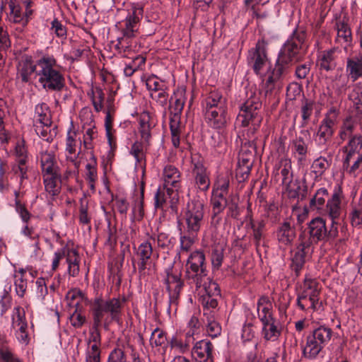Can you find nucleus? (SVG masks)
<instances>
[{
    "label": "nucleus",
    "instance_id": "nucleus-1",
    "mask_svg": "<svg viewBox=\"0 0 362 362\" xmlns=\"http://www.w3.org/2000/svg\"><path fill=\"white\" fill-rule=\"evenodd\" d=\"M337 222H332L329 230H327L325 220L321 217L315 218L309 222L308 226L309 236L301 233L296 247L291 250L290 267L297 276L303 269L308 256L313 250V244L337 238Z\"/></svg>",
    "mask_w": 362,
    "mask_h": 362
},
{
    "label": "nucleus",
    "instance_id": "nucleus-2",
    "mask_svg": "<svg viewBox=\"0 0 362 362\" xmlns=\"http://www.w3.org/2000/svg\"><path fill=\"white\" fill-rule=\"evenodd\" d=\"M37 81L46 91L60 92L66 86L61 65L53 55L44 54L37 59Z\"/></svg>",
    "mask_w": 362,
    "mask_h": 362
},
{
    "label": "nucleus",
    "instance_id": "nucleus-3",
    "mask_svg": "<svg viewBox=\"0 0 362 362\" xmlns=\"http://www.w3.org/2000/svg\"><path fill=\"white\" fill-rule=\"evenodd\" d=\"M320 291L321 288L318 281L315 279L306 276L297 294L296 305L298 308L303 311L322 310V303L320 300Z\"/></svg>",
    "mask_w": 362,
    "mask_h": 362
},
{
    "label": "nucleus",
    "instance_id": "nucleus-4",
    "mask_svg": "<svg viewBox=\"0 0 362 362\" xmlns=\"http://www.w3.org/2000/svg\"><path fill=\"white\" fill-rule=\"evenodd\" d=\"M262 102L260 98L251 94L244 103L240 106V112L237 117V122L242 127H252V133H255L260 127L262 116L260 114Z\"/></svg>",
    "mask_w": 362,
    "mask_h": 362
},
{
    "label": "nucleus",
    "instance_id": "nucleus-5",
    "mask_svg": "<svg viewBox=\"0 0 362 362\" xmlns=\"http://www.w3.org/2000/svg\"><path fill=\"white\" fill-rule=\"evenodd\" d=\"M331 328L320 326L306 337L305 345L303 347V356L309 360L315 359L322 349L330 341L332 336Z\"/></svg>",
    "mask_w": 362,
    "mask_h": 362
},
{
    "label": "nucleus",
    "instance_id": "nucleus-6",
    "mask_svg": "<svg viewBox=\"0 0 362 362\" xmlns=\"http://www.w3.org/2000/svg\"><path fill=\"white\" fill-rule=\"evenodd\" d=\"M306 38L305 30L296 28L284 43L278 57L291 64L293 61H298L300 51L308 47L305 43Z\"/></svg>",
    "mask_w": 362,
    "mask_h": 362
},
{
    "label": "nucleus",
    "instance_id": "nucleus-7",
    "mask_svg": "<svg viewBox=\"0 0 362 362\" xmlns=\"http://www.w3.org/2000/svg\"><path fill=\"white\" fill-rule=\"evenodd\" d=\"M124 303V299L119 298L104 300L96 297L92 303L93 319L102 322L105 313H109L112 320L118 322Z\"/></svg>",
    "mask_w": 362,
    "mask_h": 362
},
{
    "label": "nucleus",
    "instance_id": "nucleus-8",
    "mask_svg": "<svg viewBox=\"0 0 362 362\" xmlns=\"http://www.w3.org/2000/svg\"><path fill=\"white\" fill-rule=\"evenodd\" d=\"M164 284L169 296V308L168 310L174 308L177 310L180 292L184 286V281L182 279L181 269L170 264L165 269Z\"/></svg>",
    "mask_w": 362,
    "mask_h": 362
},
{
    "label": "nucleus",
    "instance_id": "nucleus-9",
    "mask_svg": "<svg viewBox=\"0 0 362 362\" xmlns=\"http://www.w3.org/2000/svg\"><path fill=\"white\" fill-rule=\"evenodd\" d=\"M338 115V111L332 107L321 121L317 131L314 134L315 145L321 150L327 151L334 134L333 127Z\"/></svg>",
    "mask_w": 362,
    "mask_h": 362
},
{
    "label": "nucleus",
    "instance_id": "nucleus-10",
    "mask_svg": "<svg viewBox=\"0 0 362 362\" xmlns=\"http://www.w3.org/2000/svg\"><path fill=\"white\" fill-rule=\"evenodd\" d=\"M150 239L155 240V238L151 235L137 247H134L135 257L132 258V262L134 269H136V264H137L140 279H144L147 276V268L151 263L152 259H158L159 257L158 253L153 249Z\"/></svg>",
    "mask_w": 362,
    "mask_h": 362
},
{
    "label": "nucleus",
    "instance_id": "nucleus-11",
    "mask_svg": "<svg viewBox=\"0 0 362 362\" xmlns=\"http://www.w3.org/2000/svg\"><path fill=\"white\" fill-rule=\"evenodd\" d=\"M291 64V63L277 57L274 67L264 83L266 96L269 93L279 92L283 88L284 79L289 72Z\"/></svg>",
    "mask_w": 362,
    "mask_h": 362
},
{
    "label": "nucleus",
    "instance_id": "nucleus-12",
    "mask_svg": "<svg viewBox=\"0 0 362 362\" xmlns=\"http://www.w3.org/2000/svg\"><path fill=\"white\" fill-rule=\"evenodd\" d=\"M204 205L200 200L192 199L187 204L184 219L187 232L189 235H197L203 223Z\"/></svg>",
    "mask_w": 362,
    "mask_h": 362
},
{
    "label": "nucleus",
    "instance_id": "nucleus-13",
    "mask_svg": "<svg viewBox=\"0 0 362 362\" xmlns=\"http://www.w3.org/2000/svg\"><path fill=\"white\" fill-rule=\"evenodd\" d=\"M207 275L205 255L201 250L192 252L188 257L186 264V278L189 284L194 281L202 280V277Z\"/></svg>",
    "mask_w": 362,
    "mask_h": 362
},
{
    "label": "nucleus",
    "instance_id": "nucleus-14",
    "mask_svg": "<svg viewBox=\"0 0 362 362\" xmlns=\"http://www.w3.org/2000/svg\"><path fill=\"white\" fill-rule=\"evenodd\" d=\"M144 9L139 4H132L128 9V13L124 20L119 23L122 36L135 37L139 30L140 20L143 17Z\"/></svg>",
    "mask_w": 362,
    "mask_h": 362
},
{
    "label": "nucleus",
    "instance_id": "nucleus-15",
    "mask_svg": "<svg viewBox=\"0 0 362 362\" xmlns=\"http://www.w3.org/2000/svg\"><path fill=\"white\" fill-rule=\"evenodd\" d=\"M191 169L195 186L199 190L206 192L210 187V172L204 165V158L199 154L191 156Z\"/></svg>",
    "mask_w": 362,
    "mask_h": 362
},
{
    "label": "nucleus",
    "instance_id": "nucleus-16",
    "mask_svg": "<svg viewBox=\"0 0 362 362\" xmlns=\"http://www.w3.org/2000/svg\"><path fill=\"white\" fill-rule=\"evenodd\" d=\"M267 47V42L262 39L257 41L255 48L249 50L247 62L257 75L261 74L268 61Z\"/></svg>",
    "mask_w": 362,
    "mask_h": 362
},
{
    "label": "nucleus",
    "instance_id": "nucleus-17",
    "mask_svg": "<svg viewBox=\"0 0 362 362\" xmlns=\"http://www.w3.org/2000/svg\"><path fill=\"white\" fill-rule=\"evenodd\" d=\"M343 199L344 194L341 187L336 186L320 214L328 216L332 222H337L336 220L340 217L341 214Z\"/></svg>",
    "mask_w": 362,
    "mask_h": 362
},
{
    "label": "nucleus",
    "instance_id": "nucleus-18",
    "mask_svg": "<svg viewBox=\"0 0 362 362\" xmlns=\"http://www.w3.org/2000/svg\"><path fill=\"white\" fill-rule=\"evenodd\" d=\"M37 162L40 163L42 175L57 173L60 168L57 164L55 152L41 144V148L37 155Z\"/></svg>",
    "mask_w": 362,
    "mask_h": 362
},
{
    "label": "nucleus",
    "instance_id": "nucleus-19",
    "mask_svg": "<svg viewBox=\"0 0 362 362\" xmlns=\"http://www.w3.org/2000/svg\"><path fill=\"white\" fill-rule=\"evenodd\" d=\"M340 52V49L337 47L319 51L317 54V63L320 69L326 71H334L337 66L338 55Z\"/></svg>",
    "mask_w": 362,
    "mask_h": 362
},
{
    "label": "nucleus",
    "instance_id": "nucleus-20",
    "mask_svg": "<svg viewBox=\"0 0 362 362\" xmlns=\"http://www.w3.org/2000/svg\"><path fill=\"white\" fill-rule=\"evenodd\" d=\"M157 122L156 116L148 111L141 112L139 116V132L146 146H149Z\"/></svg>",
    "mask_w": 362,
    "mask_h": 362
},
{
    "label": "nucleus",
    "instance_id": "nucleus-21",
    "mask_svg": "<svg viewBox=\"0 0 362 362\" xmlns=\"http://www.w3.org/2000/svg\"><path fill=\"white\" fill-rule=\"evenodd\" d=\"M297 236V230L293 224L284 221L276 229V238L279 247L286 248L293 245Z\"/></svg>",
    "mask_w": 362,
    "mask_h": 362
},
{
    "label": "nucleus",
    "instance_id": "nucleus-22",
    "mask_svg": "<svg viewBox=\"0 0 362 362\" xmlns=\"http://www.w3.org/2000/svg\"><path fill=\"white\" fill-rule=\"evenodd\" d=\"M207 124L216 130H224L228 126L230 117L228 109L205 111Z\"/></svg>",
    "mask_w": 362,
    "mask_h": 362
},
{
    "label": "nucleus",
    "instance_id": "nucleus-23",
    "mask_svg": "<svg viewBox=\"0 0 362 362\" xmlns=\"http://www.w3.org/2000/svg\"><path fill=\"white\" fill-rule=\"evenodd\" d=\"M162 178L165 188L178 189L181 187L182 173L174 165L167 164L163 167Z\"/></svg>",
    "mask_w": 362,
    "mask_h": 362
},
{
    "label": "nucleus",
    "instance_id": "nucleus-24",
    "mask_svg": "<svg viewBox=\"0 0 362 362\" xmlns=\"http://www.w3.org/2000/svg\"><path fill=\"white\" fill-rule=\"evenodd\" d=\"M214 346L207 339L197 341L192 350V358L196 362H213Z\"/></svg>",
    "mask_w": 362,
    "mask_h": 362
},
{
    "label": "nucleus",
    "instance_id": "nucleus-25",
    "mask_svg": "<svg viewBox=\"0 0 362 362\" xmlns=\"http://www.w3.org/2000/svg\"><path fill=\"white\" fill-rule=\"evenodd\" d=\"M361 148L362 136L360 135H354L349 139L347 145L344 147V151L346 153L343 160L344 169L349 168L351 160L354 158L356 156L362 155V152L361 153Z\"/></svg>",
    "mask_w": 362,
    "mask_h": 362
},
{
    "label": "nucleus",
    "instance_id": "nucleus-26",
    "mask_svg": "<svg viewBox=\"0 0 362 362\" xmlns=\"http://www.w3.org/2000/svg\"><path fill=\"white\" fill-rule=\"evenodd\" d=\"M203 105L204 111L228 109V100L221 91L214 90L205 98Z\"/></svg>",
    "mask_w": 362,
    "mask_h": 362
},
{
    "label": "nucleus",
    "instance_id": "nucleus-27",
    "mask_svg": "<svg viewBox=\"0 0 362 362\" xmlns=\"http://www.w3.org/2000/svg\"><path fill=\"white\" fill-rule=\"evenodd\" d=\"M190 284H194L196 290L198 292V295H207L214 296H221V289L218 284L213 281L208 275L202 277V280L199 279L197 281L190 282Z\"/></svg>",
    "mask_w": 362,
    "mask_h": 362
},
{
    "label": "nucleus",
    "instance_id": "nucleus-28",
    "mask_svg": "<svg viewBox=\"0 0 362 362\" xmlns=\"http://www.w3.org/2000/svg\"><path fill=\"white\" fill-rule=\"evenodd\" d=\"M345 70L348 78L352 82L362 78V53L348 57Z\"/></svg>",
    "mask_w": 362,
    "mask_h": 362
},
{
    "label": "nucleus",
    "instance_id": "nucleus-29",
    "mask_svg": "<svg viewBox=\"0 0 362 362\" xmlns=\"http://www.w3.org/2000/svg\"><path fill=\"white\" fill-rule=\"evenodd\" d=\"M262 325L261 334L266 341L274 342L279 340L281 334L282 327L276 319L267 321Z\"/></svg>",
    "mask_w": 362,
    "mask_h": 362
},
{
    "label": "nucleus",
    "instance_id": "nucleus-30",
    "mask_svg": "<svg viewBox=\"0 0 362 362\" xmlns=\"http://www.w3.org/2000/svg\"><path fill=\"white\" fill-rule=\"evenodd\" d=\"M334 28L337 30L336 43L346 47L352 42L351 30L346 23L341 21H337Z\"/></svg>",
    "mask_w": 362,
    "mask_h": 362
},
{
    "label": "nucleus",
    "instance_id": "nucleus-31",
    "mask_svg": "<svg viewBox=\"0 0 362 362\" xmlns=\"http://www.w3.org/2000/svg\"><path fill=\"white\" fill-rule=\"evenodd\" d=\"M275 170L279 171V174L282 177L281 184L285 188L292 183L293 175L291 159L282 158ZM276 173L279 174L278 172Z\"/></svg>",
    "mask_w": 362,
    "mask_h": 362
},
{
    "label": "nucleus",
    "instance_id": "nucleus-32",
    "mask_svg": "<svg viewBox=\"0 0 362 362\" xmlns=\"http://www.w3.org/2000/svg\"><path fill=\"white\" fill-rule=\"evenodd\" d=\"M45 190L52 196L58 194L60 192L59 182L62 178L61 171L49 173V175H42Z\"/></svg>",
    "mask_w": 362,
    "mask_h": 362
},
{
    "label": "nucleus",
    "instance_id": "nucleus-33",
    "mask_svg": "<svg viewBox=\"0 0 362 362\" xmlns=\"http://www.w3.org/2000/svg\"><path fill=\"white\" fill-rule=\"evenodd\" d=\"M37 59L34 64L30 59H25L20 63L18 75L23 82L28 83L30 81L33 74H35L37 77Z\"/></svg>",
    "mask_w": 362,
    "mask_h": 362
},
{
    "label": "nucleus",
    "instance_id": "nucleus-34",
    "mask_svg": "<svg viewBox=\"0 0 362 362\" xmlns=\"http://www.w3.org/2000/svg\"><path fill=\"white\" fill-rule=\"evenodd\" d=\"M329 197L327 189L320 187L310 200L309 206L310 209L321 212Z\"/></svg>",
    "mask_w": 362,
    "mask_h": 362
},
{
    "label": "nucleus",
    "instance_id": "nucleus-35",
    "mask_svg": "<svg viewBox=\"0 0 362 362\" xmlns=\"http://www.w3.org/2000/svg\"><path fill=\"white\" fill-rule=\"evenodd\" d=\"M6 3L9 8V12L7 13L8 21L23 25L25 16L19 2L17 0H6Z\"/></svg>",
    "mask_w": 362,
    "mask_h": 362
},
{
    "label": "nucleus",
    "instance_id": "nucleus-36",
    "mask_svg": "<svg viewBox=\"0 0 362 362\" xmlns=\"http://www.w3.org/2000/svg\"><path fill=\"white\" fill-rule=\"evenodd\" d=\"M285 189L288 197L291 199H297L298 201H303L307 197L308 186L305 181L301 183L298 180H296L293 185L290 184Z\"/></svg>",
    "mask_w": 362,
    "mask_h": 362
},
{
    "label": "nucleus",
    "instance_id": "nucleus-37",
    "mask_svg": "<svg viewBox=\"0 0 362 362\" xmlns=\"http://www.w3.org/2000/svg\"><path fill=\"white\" fill-rule=\"evenodd\" d=\"M292 151L298 163H301L306 160L308 153V144L302 136H298L292 141Z\"/></svg>",
    "mask_w": 362,
    "mask_h": 362
},
{
    "label": "nucleus",
    "instance_id": "nucleus-38",
    "mask_svg": "<svg viewBox=\"0 0 362 362\" xmlns=\"http://www.w3.org/2000/svg\"><path fill=\"white\" fill-rule=\"evenodd\" d=\"M181 115L177 114L170 115V129L172 143L174 147L177 148L180 144V135L182 133Z\"/></svg>",
    "mask_w": 362,
    "mask_h": 362
},
{
    "label": "nucleus",
    "instance_id": "nucleus-39",
    "mask_svg": "<svg viewBox=\"0 0 362 362\" xmlns=\"http://www.w3.org/2000/svg\"><path fill=\"white\" fill-rule=\"evenodd\" d=\"M173 192V189L159 187L154 196V206L156 209L167 210L168 209V199Z\"/></svg>",
    "mask_w": 362,
    "mask_h": 362
},
{
    "label": "nucleus",
    "instance_id": "nucleus-40",
    "mask_svg": "<svg viewBox=\"0 0 362 362\" xmlns=\"http://www.w3.org/2000/svg\"><path fill=\"white\" fill-rule=\"evenodd\" d=\"M66 262L68 264V274L69 276L75 277L79 274L80 257L78 252L75 249H69L67 252Z\"/></svg>",
    "mask_w": 362,
    "mask_h": 362
},
{
    "label": "nucleus",
    "instance_id": "nucleus-41",
    "mask_svg": "<svg viewBox=\"0 0 362 362\" xmlns=\"http://www.w3.org/2000/svg\"><path fill=\"white\" fill-rule=\"evenodd\" d=\"M185 93V88H177L174 91L171 100L174 99L175 101L170 106V114L181 115L186 100Z\"/></svg>",
    "mask_w": 362,
    "mask_h": 362
},
{
    "label": "nucleus",
    "instance_id": "nucleus-42",
    "mask_svg": "<svg viewBox=\"0 0 362 362\" xmlns=\"http://www.w3.org/2000/svg\"><path fill=\"white\" fill-rule=\"evenodd\" d=\"M97 161L95 156L92 153L90 156V161L86 165V180L88 182V187L92 191L95 189V182L98 180L97 173Z\"/></svg>",
    "mask_w": 362,
    "mask_h": 362
},
{
    "label": "nucleus",
    "instance_id": "nucleus-43",
    "mask_svg": "<svg viewBox=\"0 0 362 362\" xmlns=\"http://www.w3.org/2000/svg\"><path fill=\"white\" fill-rule=\"evenodd\" d=\"M144 183L142 182L140 187V195L134 201L132 206V218L136 221H141L144 216Z\"/></svg>",
    "mask_w": 362,
    "mask_h": 362
},
{
    "label": "nucleus",
    "instance_id": "nucleus-44",
    "mask_svg": "<svg viewBox=\"0 0 362 362\" xmlns=\"http://www.w3.org/2000/svg\"><path fill=\"white\" fill-rule=\"evenodd\" d=\"M93 327L89 332L88 339V347H96V350H100L101 346V334L99 327L101 326L102 322L93 319Z\"/></svg>",
    "mask_w": 362,
    "mask_h": 362
},
{
    "label": "nucleus",
    "instance_id": "nucleus-45",
    "mask_svg": "<svg viewBox=\"0 0 362 362\" xmlns=\"http://www.w3.org/2000/svg\"><path fill=\"white\" fill-rule=\"evenodd\" d=\"M250 224L252 229L255 245L256 246H259L264 235V230L266 227V221L264 219L254 221L252 218H250Z\"/></svg>",
    "mask_w": 362,
    "mask_h": 362
},
{
    "label": "nucleus",
    "instance_id": "nucleus-46",
    "mask_svg": "<svg viewBox=\"0 0 362 362\" xmlns=\"http://www.w3.org/2000/svg\"><path fill=\"white\" fill-rule=\"evenodd\" d=\"M204 316L206 317L207 320L206 332L211 337H216L221 334V327L215 320L214 312H204Z\"/></svg>",
    "mask_w": 362,
    "mask_h": 362
},
{
    "label": "nucleus",
    "instance_id": "nucleus-47",
    "mask_svg": "<svg viewBox=\"0 0 362 362\" xmlns=\"http://www.w3.org/2000/svg\"><path fill=\"white\" fill-rule=\"evenodd\" d=\"M132 39V37H125L124 36L117 37L115 49L117 51L118 54L121 55V57H129V54L132 50L131 43Z\"/></svg>",
    "mask_w": 362,
    "mask_h": 362
},
{
    "label": "nucleus",
    "instance_id": "nucleus-48",
    "mask_svg": "<svg viewBox=\"0 0 362 362\" xmlns=\"http://www.w3.org/2000/svg\"><path fill=\"white\" fill-rule=\"evenodd\" d=\"M36 134L47 142H51L57 134L56 129H51V125L35 124Z\"/></svg>",
    "mask_w": 362,
    "mask_h": 362
},
{
    "label": "nucleus",
    "instance_id": "nucleus-49",
    "mask_svg": "<svg viewBox=\"0 0 362 362\" xmlns=\"http://www.w3.org/2000/svg\"><path fill=\"white\" fill-rule=\"evenodd\" d=\"M226 195L223 193L212 191L211 199L212 210H215L217 212H222L224 210L228 203Z\"/></svg>",
    "mask_w": 362,
    "mask_h": 362
},
{
    "label": "nucleus",
    "instance_id": "nucleus-50",
    "mask_svg": "<svg viewBox=\"0 0 362 362\" xmlns=\"http://www.w3.org/2000/svg\"><path fill=\"white\" fill-rule=\"evenodd\" d=\"M331 162L325 157L320 156L314 160L311 165L312 172L316 177H321L329 168Z\"/></svg>",
    "mask_w": 362,
    "mask_h": 362
},
{
    "label": "nucleus",
    "instance_id": "nucleus-51",
    "mask_svg": "<svg viewBox=\"0 0 362 362\" xmlns=\"http://www.w3.org/2000/svg\"><path fill=\"white\" fill-rule=\"evenodd\" d=\"M201 325L198 317L194 315H192L187 324L185 337L194 341V336L199 334Z\"/></svg>",
    "mask_w": 362,
    "mask_h": 362
},
{
    "label": "nucleus",
    "instance_id": "nucleus-52",
    "mask_svg": "<svg viewBox=\"0 0 362 362\" xmlns=\"http://www.w3.org/2000/svg\"><path fill=\"white\" fill-rule=\"evenodd\" d=\"M350 223L352 226L358 227L362 225V204H354L351 205V208L349 214Z\"/></svg>",
    "mask_w": 362,
    "mask_h": 362
},
{
    "label": "nucleus",
    "instance_id": "nucleus-53",
    "mask_svg": "<svg viewBox=\"0 0 362 362\" xmlns=\"http://www.w3.org/2000/svg\"><path fill=\"white\" fill-rule=\"evenodd\" d=\"M79 202V222L83 225H88L90 223V216L88 213V201L85 194L80 199Z\"/></svg>",
    "mask_w": 362,
    "mask_h": 362
},
{
    "label": "nucleus",
    "instance_id": "nucleus-54",
    "mask_svg": "<svg viewBox=\"0 0 362 362\" xmlns=\"http://www.w3.org/2000/svg\"><path fill=\"white\" fill-rule=\"evenodd\" d=\"M130 153L134 157L136 163L145 164L146 154L144 152V146L142 142H134L131 146Z\"/></svg>",
    "mask_w": 362,
    "mask_h": 362
},
{
    "label": "nucleus",
    "instance_id": "nucleus-55",
    "mask_svg": "<svg viewBox=\"0 0 362 362\" xmlns=\"http://www.w3.org/2000/svg\"><path fill=\"white\" fill-rule=\"evenodd\" d=\"M90 115V123L88 124V128L86 130V133L83 136V143L84 146L86 148H90L91 144V141L97 136L98 132L95 127V123L93 119V115L91 112H89Z\"/></svg>",
    "mask_w": 362,
    "mask_h": 362
},
{
    "label": "nucleus",
    "instance_id": "nucleus-56",
    "mask_svg": "<svg viewBox=\"0 0 362 362\" xmlns=\"http://www.w3.org/2000/svg\"><path fill=\"white\" fill-rule=\"evenodd\" d=\"M27 325L25 313L23 308L20 306L15 307L12 315V327L16 329L17 326H25Z\"/></svg>",
    "mask_w": 362,
    "mask_h": 362
},
{
    "label": "nucleus",
    "instance_id": "nucleus-57",
    "mask_svg": "<svg viewBox=\"0 0 362 362\" xmlns=\"http://www.w3.org/2000/svg\"><path fill=\"white\" fill-rule=\"evenodd\" d=\"M192 235H180V249L178 251V255L181 256L184 253H187L189 252L194 245V238L191 236Z\"/></svg>",
    "mask_w": 362,
    "mask_h": 362
},
{
    "label": "nucleus",
    "instance_id": "nucleus-58",
    "mask_svg": "<svg viewBox=\"0 0 362 362\" xmlns=\"http://www.w3.org/2000/svg\"><path fill=\"white\" fill-rule=\"evenodd\" d=\"M312 65L313 62L311 61H307L303 64L297 65L295 70L296 77L300 80L308 79Z\"/></svg>",
    "mask_w": 362,
    "mask_h": 362
},
{
    "label": "nucleus",
    "instance_id": "nucleus-59",
    "mask_svg": "<svg viewBox=\"0 0 362 362\" xmlns=\"http://www.w3.org/2000/svg\"><path fill=\"white\" fill-rule=\"evenodd\" d=\"M166 341L167 337L165 333L159 328H156L151 333L150 338V344L151 346H160L163 345Z\"/></svg>",
    "mask_w": 362,
    "mask_h": 362
},
{
    "label": "nucleus",
    "instance_id": "nucleus-60",
    "mask_svg": "<svg viewBox=\"0 0 362 362\" xmlns=\"http://www.w3.org/2000/svg\"><path fill=\"white\" fill-rule=\"evenodd\" d=\"M199 301L202 305L204 308V313L211 312L209 310L210 309H214L218 306V296H211L207 295H199Z\"/></svg>",
    "mask_w": 362,
    "mask_h": 362
},
{
    "label": "nucleus",
    "instance_id": "nucleus-61",
    "mask_svg": "<svg viewBox=\"0 0 362 362\" xmlns=\"http://www.w3.org/2000/svg\"><path fill=\"white\" fill-rule=\"evenodd\" d=\"M315 103L310 100H305L301 107V117L303 119V126H305L313 111Z\"/></svg>",
    "mask_w": 362,
    "mask_h": 362
},
{
    "label": "nucleus",
    "instance_id": "nucleus-62",
    "mask_svg": "<svg viewBox=\"0 0 362 362\" xmlns=\"http://www.w3.org/2000/svg\"><path fill=\"white\" fill-rule=\"evenodd\" d=\"M0 358L3 362H23L7 346H0Z\"/></svg>",
    "mask_w": 362,
    "mask_h": 362
},
{
    "label": "nucleus",
    "instance_id": "nucleus-63",
    "mask_svg": "<svg viewBox=\"0 0 362 362\" xmlns=\"http://www.w3.org/2000/svg\"><path fill=\"white\" fill-rule=\"evenodd\" d=\"M104 98L105 93L101 88H97L94 91H93L91 100L96 112H98L103 110Z\"/></svg>",
    "mask_w": 362,
    "mask_h": 362
},
{
    "label": "nucleus",
    "instance_id": "nucleus-64",
    "mask_svg": "<svg viewBox=\"0 0 362 362\" xmlns=\"http://www.w3.org/2000/svg\"><path fill=\"white\" fill-rule=\"evenodd\" d=\"M166 87L156 91L150 93V96L153 100L156 101L162 107H165L168 100V93L165 90Z\"/></svg>",
    "mask_w": 362,
    "mask_h": 362
}]
</instances>
